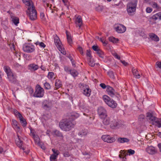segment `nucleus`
I'll return each instance as SVG.
<instances>
[{
    "label": "nucleus",
    "mask_w": 161,
    "mask_h": 161,
    "mask_svg": "<svg viewBox=\"0 0 161 161\" xmlns=\"http://www.w3.org/2000/svg\"><path fill=\"white\" fill-rule=\"evenodd\" d=\"M59 125L63 130L68 131L74 128V125L72 122L68 119H63L59 123Z\"/></svg>",
    "instance_id": "1"
},
{
    "label": "nucleus",
    "mask_w": 161,
    "mask_h": 161,
    "mask_svg": "<svg viewBox=\"0 0 161 161\" xmlns=\"http://www.w3.org/2000/svg\"><path fill=\"white\" fill-rule=\"evenodd\" d=\"M4 69L7 74L9 81L12 83H15L17 80L16 76L12 72L9 67L5 66L4 67Z\"/></svg>",
    "instance_id": "2"
},
{
    "label": "nucleus",
    "mask_w": 161,
    "mask_h": 161,
    "mask_svg": "<svg viewBox=\"0 0 161 161\" xmlns=\"http://www.w3.org/2000/svg\"><path fill=\"white\" fill-rule=\"evenodd\" d=\"M137 1V0H132L127 6V10L129 14H131L135 12Z\"/></svg>",
    "instance_id": "3"
},
{
    "label": "nucleus",
    "mask_w": 161,
    "mask_h": 161,
    "mask_svg": "<svg viewBox=\"0 0 161 161\" xmlns=\"http://www.w3.org/2000/svg\"><path fill=\"white\" fill-rule=\"evenodd\" d=\"M103 98L105 103L110 108H115L117 106V104L116 102L108 96H103Z\"/></svg>",
    "instance_id": "4"
},
{
    "label": "nucleus",
    "mask_w": 161,
    "mask_h": 161,
    "mask_svg": "<svg viewBox=\"0 0 161 161\" xmlns=\"http://www.w3.org/2000/svg\"><path fill=\"white\" fill-rule=\"evenodd\" d=\"M30 130L31 131L30 135L32 137L35 143L40 147L43 145V143L40 142V138L35 131L31 128H30Z\"/></svg>",
    "instance_id": "5"
},
{
    "label": "nucleus",
    "mask_w": 161,
    "mask_h": 161,
    "mask_svg": "<svg viewBox=\"0 0 161 161\" xmlns=\"http://www.w3.org/2000/svg\"><path fill=\"white\" fill-rule=\"evenodd\" d=\"M54 42L56 47L61 53L64 55H65L66 54V51L62 47L60 40L58 37L57 35L54 37Z\"/></svg>",
    "instance_id": "6"
},
{
    "label": "nucleus",
    "mask_w": 161,
    "mask_h": 161,
    "mask_svg": "<svg viewBox=\"0 0 161 161\" xmlns=\"http://www.w3.org/2000/svg\"><path fill=\"white\" fill-rule=\"evenodd\" d=\"M23 51L27 53H31L35 51L34 46L31 43L24 44L23 47Z\"/></svg>",
    "instance_id": "7"
},
{
    "label": "nucleus",
    "mask_w": 161,
    "mask_h": 161,
    "mask_svg": "<svg viewBox=\"0 0 161 161\" xmlns=\"http://www.w3.org/2000/svg\"><path fill=\"white\" fill-rule=\"evenodd\" d=\"M44 91L40 86H36L34 96L36 97H42L44 95Z\"/></svg>",
    "instance_id": "8"
},
{
    "label": "nucleus",
    "mask_w": 161,
    "mask_h": 161,
    "mask_svg": "<svg viewBox=\"0 0 161 161\" xmlns=\"http://www.w3.org/2000/svg\"><path fill=\"white\" fill-rule=\"evenodd\" d=\"M29 11V16L31 20H35L37 19V12L33 7L31 8H28Z\"/></svg>",
    "instance_id": "9"
},
{
    "label": "nucleus",
    "mask_w": 161,
    "mask_h": 161,
    "mask_svg": "<svg viewBox=\"0 0 161 161\" xmlns=\"http://www.w3.org/2000/svg\"><path fill=\"white\" fill-rule=\"evenodd\" d=\"M97 112L99 117L101 119L107 116V111L103 107H99L98 109Z\"/></svg>",
    "instance_id": "10"
},
{
    "label": "nucleus",
    "mask_w": 161,
    "mask_h": 161,
    "mask_svg": "<svg viewBox=\"0 0 161 161\" xmlns=\"http://www.w3.org/2000/svg\"><path fill=\"white\" fill-rule=\"evenodd\" d=\"M110 127L112 129H116L121 127V124L113 118L111 121Z\"/></svg>",
    "instance_id": "11"
},
{
    "label": "nucleus",
    "mask_w": 161,
    "mask_h": 161,
    "mask_svg": "<svg viewBox=\"0 0 161 161\" xmlns=\"http://www.w3.org/2000/svg\"><path fill=\"white\" fill-rule=\"evenodd\" d=\"M101 139L104 142L108 143L113 142L115 141V138L114 137L107 135H103L101 137Z\"/></svg>",
    "instance_id": "12"
},
{
    "label": "nucleus",
    "mask_w": 161,
    "mask_h": 161,
    "mask_svg": "<svg viewBox=\"0 0 161 161\" xmlns=\"http://www.w3.org/2000/svg\"><path fill=\"white\" fill-rule=\"evenodd\" d=\"M107 92L109 95L112 97H114L116 95V92L112 87L107 86Z\"/></svg>",
    "instance_id": "13"
},
{
    "label": "nucleus",
    "mask_w": 161,
    "mask_h": 161,
    "mask_svg": "<svg viewBox=\"0 0 161 161\" xmlns=\"http://www.w3.org/2000/svg\"><path fill=\"white\" fill-rule=\"evenodd\" d=\"M146 150L147 153L151 155H153L157 153V151L155 148L152 146H148L146 148Z\"/></svg>",
    "instance_id": "14"
},
{
    "label": "nucleus",
    "mask_w": 161,
    "mask_h": 161,
    "mask_svg": "<svg viewBox=\"0 0 161 161\" xmlns=\"http://www.w3.org/2000/svg\"><path fill=\"white\" fill-rule=\"evenodd\" d=\"M82 89L83 90V93L84 95L87 97L90 96L91 90L88 86L86 85H84L83 86Z\"/></svg>",
    "instance_id": "15"
},
{
    "label": "nucleus",
    "mask_w": 161,
    "mask_h": 161,
    "mask_svg": "<svg viewBox=\"0 0 161 161\" xmlns=\"http://www.w3.org/2000/svg\"><path fill=\"white\" fill-rule=\"evenodd\" d=\"M15 142L17 146L21 149L24 150L25 149L23 147V142L21 140L20 137L19 136L17 133V137L15 139Z\"/></svg>",
    "instance_id": "16"
},
{
    "label": "nucleus",
    "mask_w": 161,
    "mask_h": 161,
    "mask_svg": "<svg viewBox=\"0 0 161 161\" xmlns=\"http://www.w3.org/2000/svg\"><path fill=\"white\" fill-rule=\"evenodd\" d=\"M79 108L80 110L82 111H85L86 113L88 112V110L86 108V103L85 101H82L80 102L79 103Z\"/></svg>",
    "instance_id": "17"
},
{
    "label": "nucleus",
    "mask_w": 161,
    "mask_h": 161,
    "mask_svg": "<svg viewBox=\"0 0 161 161\" xmlns=\"http://www.w3.org/2000/svg\"><path fill=\"white\" fill-rule=\"evenodd\" d=\"M12 125L14 129L16 130L17 132H20L21 129L18 125V123L17 121L14 119L12 120Z\"/></svg>",
    "instance_id": "18"
},
{
    "label": "nucleus",
    "mask_w": 161,
    "mask_h": 161,
    "mask_svg": "<svg viewBox=\"0 0 161 161\" xmlns=\"http://www.w3.org/2000/svg\"><path fill=\"white\" fill-rule=\"evenodd\" d=\"M115 30L119 33H123L125 31L126 28L123 25L119 24L115 28Z\"/></svg>",
    "instance_id": "19"
},
{
    "label": "nucleus",
    "mask_w": 161,
    "mask_h": 161,
    "mask_svg": "<svg viewBox=\"0 0 161 161\" xmlns=\"http://www.w3.org/2000/svg\"><path fill=\"white\" fill-rule=\"evenodd\" d=\"M147 119L149 120L152 125L154 124L155 120L157 118L155 116H153L151 113H147Z\"/></svg>",
    "instance_id": "20"
},
{
    "label": "nucleus",
    "mask_w": 161,
    "mask_h": 161,
    "mask_svg": "<svg viewBox=\"0 0 161 161\" xmlns=\"http://www.w3.org/2000/svg\"><path fill=\"white\" fill-rule=\"evenodd\" d=\"M113 118L111 117H107L103 118L102 122L103 124L105 125H108L109 124H110V122Z\"/></svg>",
    "instance_id": "21"
},
{
    "label": "nucleus",
    "mask_w": 161,
    "mask_h": 161,
    "mask_svg": "<svg viewBox=\"0 0 161 161\" xmlns=\"http://www.w3.org/2000/svg\"><path fill=\"white\" fill-rule=\"evenodd\" d=\"M132 71L133 74L135 78L136 79H139L141 77L142 74H140L136 69L134 68H133L132 69Z\"/></svg>",
    "instance_id": "22"
},
{
    "label": "nucleus",
    "mask_w": 161,
    "mask_h": 161,
    "mask_svg": "<svg viewBox=\"0 0 161 161\" xmlns=\"http://www.w3.org/2000/svg\"><path fill=\"white\" fill-rule=\"evenodd\" d=\"M29 67L30 70L35 71L37 70L39 67L37 64L33 63L30 64L29 65Z\"/></svg>",
    "instance_id": "23"
},
{
    "label": "nucleus",
    "mask_w": 161,
    "mask_h": 161,
    "mask_svg": "<svg viewBox=\"0 0 161 161\" xmlns=\"http://www.w3.org/2000/svg\"><path fill=\"white\" fill-rule=\"evenodd\" d=\"M149 36L152 40L155 42H158L159 40V38L156 34L154 33H150Z\"/></svg>",
    "instance_id": "24"
},
{
    "label": "nucleus",
    "mask_w": 161,
    "mask_h": 161,
    "mask_svg": "<svg viewBox=\"0 0 161 161\" xmlns=\"http://www.w3.org/2000/svg\"><path fill=\"white\" fill-rule=\"evenodd\" d=\"M23 3L26 6H27L28 8L33 7L32 2L30 0H22Z\"/></svg>",
    "instance_id": "25"
},
{
    "label": "nucleus",
    "mask_w": 161,
    "mask_h": 161,
    "mask_svg": "<svg viewBox=\"0 0 161 161\" xmlns=\"http://www.w3.org/2000/svg\"><path fill=\"white\" fill-rule=\"evenodd\" d=\"M62 86V83L60 80H56L55 83V89L57 90L59 88L61 87Z\"/></svg>",
    "instance_id": "26"
},
{
    "label": "nucleus",
    "mask_w": 161,
    "mask_h": 161,
    "mask_svg": "<svg viewBox=\"0 0 161 161\" xmlns=\"http://www.w3.org/2000/svg\"><path fill=\"white\" fill-rule=\"evenodd\" d=\"M118 142L120 143H124L125 142H129V139L126 138L119 137L118 139Z\"/></svg>",
    "instance_id": "27"
},
{
    "label": "nucleus",
    "mask_w": 161,
    "mask_h": 161,
    "mask_svg": "<svg viewBox=\"0 0 161 161\" xmlns=\"http://www.w3.org/2000/svg\"><path fill=\"white\" fill-rule=\"evenodd\" d=\"M79 115L78 113L74 112L71 114L70 117L69 118L70 119L73 120L79 117Z\"/></svg>",
    "instance_id": "28"
},
{
    "label": "nucleus",
    "mask_w": 161,
    "mask_h": 161,
    "mask_svg": "<svg viewBox=\"0 0 161 161\" xmlns=\"http://www.w3.org/2000/svg\"><path fill=\"white\" fill-rule=\"evenodd\" d=\"M47 77L50 80L52 81L55 78L54 73L53 72H49L47 75Z\"/></svg>",
    "instance_id": "29"
},
{
    "label": "nucleus",
    "mask_w": 161,
    "mask_h": 161,
    "mask_svg": "<svg viewBox=\"0 0 161 161\" xmlns=\"http://www.w3.org/2000/svg\"><path fill=\"white\" fill-rule=\"evenodd\" d=\"M66 33L67 36V41L68 43L70 44H71L72 43V40L71 36L69 34V33L67 31H66Z\"/></svg>",
    "instance_id": "30"
},
{
    "label": "nucleus",
    "mask_w": 161,
    "mask_h": 161,
    "mask_svg": "<svg viewBox=\"0 0 161 161\" xmlns=\"http://www.w3.org/2000/svg\"><path fill=\"white\" fill-rule=\"evenodd\" d=\"M159 128L161 127V119L157 118L155 120L154 124Z\"/></svg>",
    "instance_id": "31"
},
{
    "label": "nucleus",
    "mask_w": 161,
    "mask_h": 161,
    "mask_svg": "<svg viewBox=\"0 0 161 161\" xmlns=\"http://www.w3.org/2000/svg\"><path fill=\"white\" fill-rule=\"evenodd\" d=\"M152 18L153 19L156 20L157 19H161V12H159L153 15L152 17Z\"/></svg>",
    "instance_id": "32"
},
{
    "label": "nucleus",
    "mask_w": 161,
    "mask_h": 161,
    "mask_svg": "<svg viewBox=\"0 0 161 161\" xmlns=\"http://www.w3.org/2000/svg\"><path fill=\"white\" fill-rule=\"evenodd\" d=\"M88 133L87 130H82L81 131H80L79 133V136L81 137H82L86 135Z\"/></svg>",
    "instance_id": "33"
},
{
    "label": "nucleus",
    "mask_w": 161,
    "mask_h": 161,
    "mask_svg": "<svg viewBox=\"0 0 161 161\" xmlns=\"http://www.w3.org/2000/svg\"><path fill=\"white\" fill-rule=\"evenodd\" d=\"M69 74L73 77L77 76L78 74L77 71L75 69H71Z\"/></svg>",
    "instance_id": "34"
},
{
    "label": "nucleus",
    "mask_w": 161,
    "mask_h": 161,
    "mask_svg": "<svg viewBox=\"0 0 161 161\" xmlns=\"http://www.w3.org/2000/svg\"><path fill=\"white\" fill-rule=\"evenodd\" d=\"M97 53L100 58H104L105 56L104 53L100 49Z\"/></svg>",
    "instance_id": "35"
},
{
    "label": "nucleus",
    "mask_w": 161,
    "mask_h": 161,
    "mask_svg": "<svg viewBox=\"0 0 161 161\" xmlns=\"http://www.w3.org/2000/svg\"><path fill=\"white\" fill-rule=\"evenodd\" d=\"M15 115L20 120H21L23 118H24L21 114L17 111H15L14 112Z\"/></svg>",
    "instance_id": "36"
},
{
    "label": "nucleus",
    "mask_w": 161,
    "mask_h": 161,
    "mask_svg": "<svg viewBox=\"0 0 161 161\" xmlns=\"http://www.w3.org/2000/svg\"><path fill=\"white\" fill-rule=\"evenodd\" d=\"M108 38L109 40L110 41L113 43H116L119 41V40L117 38H115L113 36L109 37Z\"/></svg>",
    "instance_id": "37"
},
{
    "label": "nucleus",
    "mask_w": 161,
    "mask_h": 161,
    "mask_svg": "<svg viewBox=\"0 0 161 161\" xmlns=\"http://www.w3.org/2000/svg\"><path fill=\"white\" fill-rule=\"evenodd\" d=\"M53 134L57 136L61 137L62 136V133L58 130H56L53 131Z\"/></svg>",
    "instance_id": "38"
},
{
    "label": "nucleus",
    "mask_w": 161,
    "mask_h": 161,
    "mask_svg": "<svg viewBox=\"0 0 161 161\" xmlns=\"http://www.w3.org/2000/svg\"><path fill=\"white\" fill-rule=\"evenodd\" d=\"M50 117V115L49 114H45L42 115V120H46L48 119Z\"/></svg>",
    "instance_id": "39"
},
{
    "label": "nucleus",
    "mask_w": 161,
    "mask_h": 161,
    "mask_svg": "<svg viewBox=\"0 0 161 161\" xmlns=\"http://www.w3.org/2000/svg\"><path fill=\"white\" fill-rule=\"evenodd\" d=\"M36 45H39L40 47H43L44 48L46 47V45L45 44L42 42H36Z\"/></svg>",
    "instance_id": "40"
},
{
    "label": "nucleus",
    "mask_w": 161,
    "mask_h": 161,
    "mask_svg": "<svg viewBox=\"0 0 161 161\" xmlns=\"http://www.w3.org/2000/svg\"><path fill=\"white\" fill-rule=\"evenodd\" d=\"M20 123L22 124V126L23 127H25L27 125L26 121L24 118L22 119L21 120H20Z\"/></svg>",
    "instance_id": "41"
},
{
    "label": "nucleus",
    "mask_w": 161,
    "mask_h": 161,
    "mask_svg": "<svg viewBox=\"0 0 161 161\" xmlns=\"http://www.w3.org/2000/svg\"><path fill=\"white\" fill-rule=\"evenodd\" d=\"M58 156H57L54 154H52L50 157V161H55V160L57 159Z\"/></svg>",
    "instance_id": "42"
},
{
    "label": "nucleus",
    "mask_w": 161,
    "mask_h": 161,
    "mask_svg": "<svg viewBox=\"0 0 161 161\" xmlns=\"http://www.w3.org/2000/svg\"><path fill=\"white\" fill-rule=\"evenodd\" d=\"M44 86L45 88L46 89L49 90L51 88V86L50 84L47 82H46L44 83Z\"/></svg>",
    "instance_id": "43"
},
{
    "label": "nucleus",
    "mask_w": 161,
    "mask_h": 161,
    "mask_svg": "<svg viewBox=\"0 0 161 161\" xmlns=\"http://www.w3.org/2000/svg\"><path fill=\"white\" fill-rule=\"evenodd\" d=\"M75 23L77 27L80 28L82 24V21H75Z\"/></svg>",
    "instance_id": "44"
},
{
    "label": "nucleus",
    "mask_w": 161,
    "mask_h": 161,
    "mask_svg": "<svg viewBox=\"0 0 161 161\" xmlns=\"http://www.w3.org/2000/svg\"><path fill=\"white\" fill-rule=\"evenodd\" d=\"M92 49L93 50L96 52V53L100 49L98 46L95 45L92 46Z\"/></svg>",
    "instance_id": "45"
},
{
    "label": "nucleus",
    "mask_w": 161,
    "mask_h": 161,
    "mask_svg": "<svg viewBox=\"0 0 161 161\" xmlns=\"http://www.w3.org/2000/svg\"><path fill=\"white\" fill-rule=\"evenodd\" d=\"M52 150L53 153V154H54V155L58 156L60 153L58 151L54 148L52 149Z\"/></svg>",
    "instance_id": "46"
},
{
    "label": "nucleus",
    "mask_w": 161,
    "mask_h": 161,
    "mask_svg": "<svg viewBox=\"0 0 161 161\" xmlns=\"http://www.w3.org/2000/svg\"><path fill=\"white\" fill-rule=\"evenodd\" d=\"M108 74L111 78H112V79L114 78L115 77L114 76V73L112 71H109L108 72Z\"/></svg>",
    "instance_id": "47"
},
{
    "label": "nucleus",
    "mask_w": 161,
    "mask_h": 161,
    "mask_svg": "<svg viewBox=\"0 0 161 161\" xmlns=\"http://www.w3.org/2000/svg\"><path fill=\"white\" fill-rule=\"evenodd\" d=\"M152 7L154 8H156L158 9L160 8L158 5L155 2L152 3Z\"/></svg>",
    "instance_id": "48"
},
{
    "label": "nucleus",
    "mask_w": 161,
    "mask_h": 161,
    "mask_svg": "<svg viewBox=\"0 0 161 161\" xmlns=\"http://www.w3.org/2000/svg\"><path fill=\"white\" fill-rule=\"evenodd\" d=\"M95 63L93 59L90 58L89 62V64L91 67H93L95 65Z\"/></svg>",
    "instance_id": "49"
},
{
    "label": "nucleus",
    "mask_w": 161,
    "mask_h": 161,
    "mask_svg": "<svg viewBox=\"0 0 161 161\" xmlns=\"http://www.w3.org/2000/svg\"><path fill=\"white\" fill-rule=\"evenodd\" d=\"M78 50L80 52V53L82 55H84L85 53L83 52V48L80 47L79 46L77 48Z\"/></svg>",
    "instance_id": "50"
},
{
    "label": "nucleus",
    "mask_w": 161,
    "mask_h": 161,
    "mask_svg": "<svg viewBox=\"0 0 161 161\" xmlns=\"http://www.w3.org/2000/svg\"><path fill=\"white\" fill-rule=\"evenodd\" d=\"M135 153V151L131 149H129L127 150V153L129 154V155L134 154Z\"/></svg>",
    "instance_id": "51"
},
{
    "label": "nucleus",
    "mask_w": 161,
    "mask_h": 161,
    "mask_svg": "<svg viewBox=\"0 0 161 161\" xmlns=\"http://www.w3.org/2000/svg\"><path fill=\"white\" fill-rule=\"evenodd\" d=\"M103 7L99 5L96 8V10L99 12L102 11L103 10Z\"/></svg>",
    "instance_id": "52"
},
{
    "label": "nucleus",
    "mask_w": 161,
    "mask_h": 161,
    "mask_svg": "<svg viewBox=\"0 0 161 161\" xmlns=\"http://www.w3.org/2000/svg\"><path fill=\"white\" fill-rule=\"evenodd\" d=\"M64 70L66 72L69 74L71 69H70L69 68L68 66H65L64 67Z\"/></svg>",
    "instance_id": "53"
},
{
    "label": "nucleus",
    "mask_w": 161,
    "mask_h": 161,
    "mask_svg": "<svg viewBox=\"0 0 161 161\" xmlns=\"http://www.w3.org/2000/svg\"><path fill=\"white\" fill-rule=\"evenodd\" d=\"M40 16L41 19L43 20L47 19L46 17H45L44 14L43 13H40Z\"/></svg>",
    "instance_id": "54"
},
{
    "label": "nucleus",
    "mask_w": 161,
    "mask_h": 161,
    "mask_svg": "<svg viewBox=\"0 0 161 161\" xmlns=\"http://www.w3.org/2000/svg\"><path fill=\"white\" fill-rule=\"evenodd\" d=\"M86 56L91 58L92 57L91 54V52L90 50H87L86 51Z\"/></svg>",
    "instance_id": "55"
},
{
    "label": "nucleus",
    "mask_w": 161,
    "mask_h": 161,
    "mask_svg": "<svg viewBox=\"0 0 161 161\" xmlns=\"http://www.w3.org/2000/svg\"><path fill=\"white\" fill-rule=\"evenodd\" d=\"M14 55L17 58H18V59L19 60L20 59V53H19L15 51Z\"/></svg>",
    "instance_id": "56"
},
{
    "label": "nucleus",
    "mask_w": 161,
    "mask_h": 161,
    "mask_svg": "<svg viewBox=\"0 0 161 161\" xmlns=\"http://www.w3.org/2000/svg\"><path fill=\"white\" fill-rule=\"evenodd\" d=\"M19 23V21H12L11 24L12 25H14L17 26L18 24Z\"/></svg>",
    "instance_id": "57"
},
{
    "label": "nucleus",
    "mask_w": 161,
    "mask_h": 161,
    "mask_svg": "<svg viewBox=\"0 0 161 161\" xmlns=\"http://www.w3.org/2000/svg\"><path fill=\"white\" fill-rule=\"evenodd\" d=\"M11 18L12 19V20H19V19L16 17H15L14 15H11Z\"/></svg>",
    "instance_id": "58"
},
{
    "label": "nucleus",
    "mask_w": 161,
    "mask_h": 161,
    "mask_svg": "<svg viewBox=\"0 0 161 161\" xmlns=\"http://www.w3.org/2000/svg\"><path fill=\"white\" fill-rule=\"evenodd\" d=\"M63 154L64 156L65 157H69L70 156L69 152L67 151L63 153Z\"/></svg>",
    "instance_id": "59"
},
{
    "label": "nucleus",
    "mask_w": 161,
    "mask_h": 161,
    "mask_svg": "<svg viewBox=\"0 0 161 161\" xmlns=\"http://www.w3.org/2000/svg\"><path fill=\"white\" fill-rule=\"evenodd\" d=\"M100 86L102 88H103V89H105L107 87V86H106V85L105 84L103 83H101L100 84Z\"/></svg>",
    "instance_id": "60"
},
{
    "label": "nucleus",
    "mask_w": 161,
    "mask_h": 161,
    "mask_svg": "<svg viewBox=\"0 0 161 161\" xmlns=\"http://www.w3.org/2000/svg\"><path fill=\"white\" fill-rule=\"evenodd\" d=\"M114 57L117 59H120V57L116 53H115L113 54Z\"/></svg>",
    "instance_id": "61"
},
{
    "label": "nucleus",
    "mask_w": 161,
    "mask_h": 161,
    "mask_svg": "<svg viewBox=\"0 0 161 161\" xmlns=\"http://www.w3.org/2000/svg\"><path fill=\"white\" fill-rule=\"evenodd\" d=\"M51 107V106L49 105V103L45 104H44V108H50Z\"/></svg>",
    "instance_id": "62"
},
{
    "label": "nucleus",
    "mask_w": 161,
    "mask_h": 161,
    "mask_svg": "<svg viewBox=\"0 0 161 161\" xmlns=\"http://www.w3.org/2000/svg\"><path fill=\"white\" fill-rule=\"evenodd\" d=\"M146 10L147 13H151L152 11V9L150 8L147 7V8L146 9Z\"/></svg>",
    "instance_id": "63"
},
{
    "label": "nucleus",
    "mask_w": 161,
    "mask_h": 161,
    "mask_svg": "<svg viewBox=\"0 0 161 161\" xmlns=\"http://www.w3.org/2000/svg\"><path fill=\"white\" fill-rule=\"evenodd\" d=\"M156 64L157 66L159 68L161 69V62H157L156 63Z\"/></svg>",
    "instance_id": "64"
}]
</instances>
